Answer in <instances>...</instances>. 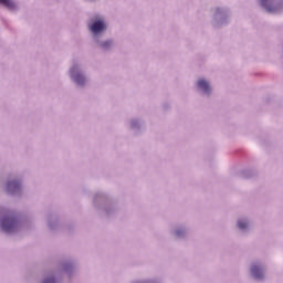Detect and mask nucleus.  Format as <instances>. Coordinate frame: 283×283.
<instances>
[{"mask_svg": "<svg viewBox=\"0 0 283 283\" xmlns=\"http://www.w3.org/2000/svg\"><path fill=\"white\" fill-rule=\"evenodd\" d=\"M17 229V219L13 217H6L2 219V231L12 233Z\"/></svg>", "mask_w": 283, "mask_h": 283, "instance_id": "f257e3e1", "label": "nucleus"}, {"mask_svg": "<svg viewBox=\"0 0 283 283\" xmlns=\"http://www.w3.org/2000/svg\"><path fill=\"white\" fill-rule=\"evenodd\" d=\"M0 3L6 8H9V10H14V8H17V4L12 0H0Z\"/></svg>", "mask_w": 283, "mask_h": 283, "instance_id": "423d86ee", "label": "nucleus"}, {"mask_svg": "<svg viewBox=\"0 0 283 283\" xmlns=\"http://www.w3.org/2000/svg\"><path fill=\"white\" fill-rule=\"evenodd\" d=\"M71 76L77 85H83L85 83V77L81 73H74V69L71 70Z\"/></svg>", "mask_w": 283, "mask_h": 283, "instance_id": "7ed1b4c3", "label": "nucleus"}, {"mask_svg": "<svg viewBox=\"0 0 283 283\" xmlns=\"http://www.w3.org/2000/svg\"><path fill=\"white\" fill-rule=\"evenodd\" d=\"M251 273L254 277H256V280H260V277H262V271L260 270V268L258 265H253L251 268Z\"/></svg>", "mask_w": 283, "mask_h": 283, "instance_id": "0eeeda50", "label": "nucleus"}, {"mask_svg": "<svg viewBox=\"0 0 283 283\" xmlns=\"http://www.w3.org/2000/svg\"><path fill=\"white\" fill-rule=\"evenodd\" d=\"M7 189L12 193L13 191H19V189H21V185L19 181H9Z\"/></svg>", "mask_w": 283, "mask_h": 283, "instance_id": "20e7f679", "label": "nucleus"}, {"mask_svg": "<svg viewBox=\"0 0 283 283\" xmlns=\"http://www.w3.org/2000/svg\"><path fill=\"white\" fill-rule=\"evenodd\" d=\"M198 87L200 90H202L206 93L211 92V86H209V82L205 81V80H199L198 81Z\"/></svg>", "mask_w": 283, "mask_h": 283, "instance_id": "39448f33", "label": "nucleus"}, {"mask_svg": "<svg viewBox=\"0 0 283 283\" xmlns=\"http://www.w3.org/2000/svg\"><path fill=\"white\" fill-rule=\"evenodd\" d=\"M271 1H273V0H261V3L263 6V8H265V10H268V12H275V9L271 7Z\"/></svg>", "mask_w": 283, "mask_h": 283, "instance_id": "6e6552de", "label": "nucleus"}, {"mask_svg": "<svg viewBox=\"0 0 283 283\" xmlns=\"http://www.w3.org/2000/svg\"><path fill=\"white\" fill-rule=\"evenodd\" d=\"M91 32L93 34H98V32H103L105 30V23L101 20L95 21L91 27H90Z\"/></svg>", "mask_w": 283, "mask_h": 283, "instance_id": "f03ea898", "label": "nucleus"}, {"mask_svg": "<svg viewBox=\"0 0 283 283\" xmlns=\"http://www.w3.org/2000/svg\"><path fill=\"white\" fill-rule=\"evenodd\" d=\"M238 227H239V229H247L248 223L245 221H239Z\"/></svg>", "mask_w": 283, "mask_h": 283, "instance_id": "1a4fd4ad", "label": "nucleus"}, {"mask_svg": "<svg viewBox=\"0 0 283 283\" xmlns=\"http://www.w3.org/2000/svg\"><path fill=\"white\" fill-rule=\"evenodd\" d=\"M109 45H112V41H106L102 43V48H109Z\"/></svg>", "mask_w": 283, "mask_h": 283, "instance_id": "9d476101", "label": "nucleus"}]
</instances>
